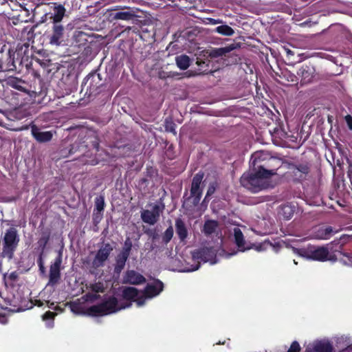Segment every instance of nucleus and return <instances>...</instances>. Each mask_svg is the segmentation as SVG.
I'll list each match as a JSON object with an SVG mask.
<instances>
[{
  "label": "nucleus",
  "mask_w": 352,
  "mask_h": 352,
  "mask_svg": "<svg viewBox=\"0 0 352 352\" xmlns=\"http://www.w3.org/2000/svg\"><path fill=\"white\" fill-rule=\"evenodd\" d=\"M260 160L254 159L253 168L243 173L240 178L241 185L252 193H258L274 187L271 180L272 173L264 170V166H257Z\"/></svg>",
  "instance_id": "obj_1"
},
{
  "label": "nucleus",
  "mask_w": 352,
  "mask_h": 352,
  "mask_svg": "<svg viewBox=\"0 0 352 352\" xmlns=\"http://www.w3.org/2000/svg\"><path fill=\"white\" fill-rule=\"evenodd\" d=\"M240 47V43H233L226 47L212 48L204 51V56H207L210 58V60L219 58L221 61L222 66L235 65L241 60V58L238 55L234 54H231L230 52Z\"/></svg>",
  "instance_id": "obj_2"
},
{
  "label": "nucleus",
  "mask_w": 352,
  "mask_h": 352,
  "mask_svg": "<svg viewBox=\"0 0 352 352\" xmlns=\"http://www.w3.org/2000/svg\"><path fill=\"white\" fill-rule=\"evenodd\" d=\"M131 303L118 306V299L114 296H110L102 302L92 305L87 309V314L91 316H103L117 312L118 311L129 307Z\"/></svg>",
  "instance_id": "obj_3"
},
{
  "label": "nucleus",
  "mask_w": 352,
  "mask_h": 352,
  "mask_svg": "<svg viewBox=\"0 0 352 352\" xmlns=\"http://www.w3.org/2000/svg\"><path fill=\"white\" fill-rule=\"evenodd\" d=\"M20 237L14 227L7 229L1 236L2 252L1 256L12 259L14 252L19 245Z\"/></svg>",
  "instance_id": "obj_4"
},
{
  "label": "nucleus",
  "mask_w": 352,
  "mask_h": 352,
  "mask_svg": "<svg viewBox=\"0 0 352 352\" xmlns=\"http://www.w3.org/2000/svg\"><path fill=\"white\" fill-rule=\"evenodd\" d=\"M103 84L100 74L91 72L83 80L80 94H84V97L90 99L100 93Z\"/></svg>",
  "instance_id": "obj_5"
},
{
  "label": "nucleus",
  "mask_w": 352,
  "mask_h": 352,
  "mask_svg": "<svg viewBox=\"0 0 352 352\" xmlns=\"http://www.w3.org/2000/svg\"><path fill=\"white\" fill-rule=\"evenodd\" d=\"M294 252L310 260L324 262L330 260L329 252L327 247L308 245L304 248H294Z\"/></svg>",
  "instance_id": "obj_6"
},
{
  "label": "nucleus",
  "mask_w": 352,
  "mask_h": 352,
  "mask_svg": "<svg viewBox=\"0 0 352 352\" xmlns=\"http://www.w3.org/2000/svg\"><path fill=\"white\" fill-rule=\"evenodd\" d=\"M216 250L213 247H201L192 252V257L194 260L197 261L199 263L192 268V271L199 268V262H212L216 258Z\"/></svg>",
  "instance_id": "obj_7"
},
{
  "label": "nucleus",
  "mask_w": 352,
  "mask_h": 352,
  "mask_svg": "<svg viewBox=\"0 0 352 352\" xmlns=\"http://www.w3.org/2000/svg\"><path fill=\"white\" fill-rule=\"evenodd\" d=\"M113 250V248L109 243L102 244V245L97 251L92 261L93 267L95 268L103 267L105 262L108 260Z\"/></svg>",
  "instance_id": "obj_8"
},
{
  "label": "nucleus",
  "mask_w": 352,
  "mask_h": 352,
  "mask_svg": "<svg viewBox=\"0 0 352 352\" xmlns=\"http://www.w3.org/2000/svg\"><path fill=\"white\" fill-rule=\"evenodd\" d=\"M65 28L62 24H52L51 32L47 36L49 43L52 45L58 46L64 41Z\"/></svg>",
  "instance_id": "obj_9"
},
{
  "label": "nucleus",
  "mask_w": 352,
  "mask_h": 352,
  "mask_svg": "<svg viewBox=\"0 0 352 352\" xmlns=\"http://www.w3.org/2000/svg\"><path fill=\"white\" fill-rule=\"evenodd\" d=\"M203 177V173H197L193 177L192 180L190 195L193 197L192 203L195 206H197L199 203L201 198L202 188H201L200 186Z\"/></svg>",
  "instance_id": "obj_10"
},
{
  "label": "nucleus",
  "mask_w": 352,
  "mask_h": 352,
  "mask_svg": "<svg viewBox=\"0 0 352 352\" xmlns=\"http://www.w3.org/2000/svg\"><path fill=\"white\" fill-rule=\"evenodd\" d=\"M162 210L159 205L155 204L151 210H143L141 212V219L145 223L154 225L158 221Z\"/></svg>",
  "instance_id": "obj_11"
},
{
  "label": "nucleus",
  "mask_w": 352,
  "mask_h": 352,
  "mask_svg": "<svg viewBox=\"0 0 352 352\" xmlns=\"http://www.w3.org/2000/svg\"><path fill=\"white\" fill-rule=\"evenodd\" d=\"M36 57H33L28 54V52L21 51V58L19 62V67H20V72L23 67H25L28 73H31L35 78H39L41 75L39 72L33 67L34 59Z\"/></svg>",
  "instance_id": "obj_12"
},
{
  "label": "nucleus",
  "mask_w": 352,
  "mask_h": 352,
  "mask_svg": "<svg viewBox=\"0 0 352 352\" xmlns=\"http://www.w3.org/2000/svg\"><path fill=\"white\" fill-rule=\"evenodd\" d=\"M62 263V256L60 254L55 258L54 262L50 267V274L48 285L57 284L60 279V265Z\"/></svg>",
  "instance_id": "obj_13"
},
{
  "label": "nucleus",
  "mask_w": 352,
  "mask_h": 352,
  "mask_svg": "<svg viewBox=\"0 0 352 352\" xmlns=\"http://www.w3.org/2000/svg\"><path fill=\"white\" fill-rule=\"evenodd\" d=\"M31 133L38 143H46L52 140L54 133L52 131H42L35 124L31 126Z\"/></svg>",
  "instance_id": "obj_14"
},
{
  "label": "nucleus",
  "mask_w": 352,
  "mask_h": 352,
  "mask_svg": "<svg viewBox=\"0 0 352 352\" xmlns=\"http://www.w3.org/2000/svg\"><path fill=\"white\" fill-rule=\"evenodd\" d=\"M164 289V284L163 283L159 280L155 279L153 283H148L145 287L144 292L145 296L151 298H153L160 294Z\"/></svg>",
  "instance_id": "obj_15"
},
{
  "label": "nucleus",
  "mask_w": 352,
  "mask_h": 352,
  "mask_svg": "<svg viewBox=\"0 0 352 352\" xmlns=\"http://www.w3.org/2000/svg\"><path fill=\"white\" fill-rule=\"evenodd\" d=\"M6 85L23 93H28V83L21 78L8 76L4 80Z\"/></svg>",
  "instance_id": "obj_16"
},
{
  "label": "nucleus",
  "mask_w": 352,
  "mask_h": 352,
  "mask_svg": "<svg viewBox=\"0 0 352 352\" xmlns=\"http://www.w3.org/2000/svg\"><path fill=\"white\" fill-rule=\"evenodd\" d=\"M6 56V59L4 63L3 72H20V67L16 65L15 63V58H17V57H16V51L8 49Z\"/></svg>",
  "instance_id": "obj_17"
},
{
  "label": "nucleus",
  "mask_w": 352,
  "mask_h": 352,
  "mask_svg": "<svg viewBox=\"0 0 352 352\" xmlns=\"http://www.w3.org/2000/svg\"><path fill=\"white\" fill-rule=\"evenodd\" d=\"M124 278V283L135 285L144 283L146 281L143 275L133 270L126 271Z\"/></svg>",
  "instance_id": "obj_18"
},
{
  "label": "nucleus",
  "mask_w": 352,
  "mask_h": 352,
  "mask_svg": "<svg viewBox=\"0 0 352 352\" xmlns=\"http://www.w3.org/2000/svg\"><path fill=\"white\" fill-rule=\"evenodd\" d=\"M66 9L64 6L61 4L55 3L52 12L50 13V19L52 21V24H61V21L65 15Z\"/></svg>",
  "instance_id": "obj_19"
},
{
  "label": "nucleus",
  "mask_w": 352,
  "mask_h": 352,
  "mask_svg": "<svg viewBox=\"0 0 352 352\" xmlns=\"http://www.w3.org/2000/svg\"><path fill=\"white\" fill-rule=\"evenodd\" d=\"M330 236V226H318L314 227L310 237L314 239H327Z\"/></svg>",
  "instance_id": "obj_20"
},
{
  "label": "nucleus",
  "mask_w": 352,
  "mask_h": 352,
  "mask_svg": "<svg viewBox=\"0 0 352 352\" xmlns=\"http://www.w3.org/2000/svg\"><path fill=\"white\" fill-rule=\"evenodd\" d=\"M94 221H96L98 219H101L102 212L104 209V197L100 195L95 198L94 201Z\"/></svg>",
  "instance_id": "obj_21"
},
{
  "label": "nucleus",
  "mask_w": 352,
  "mask_h": 352,
  "mask_svg": "<svg viewBox=\"0 0 352 352\" xmlns=\"http://www.w3.org/2000/svg\"><path fill=\"white\" fill-rule=\"evenodd\" d=\"M314 69L307 65H302L298 71L297 74L301 78L302 84H307L313 78Z\"/></svg>",
  "instance_id": "obj_22"
},
{
  "label": "nucleus",
  "mask_w": 352,
  "mask_h": 352,
  "mask_svg": "<svg viewBox=\"0 0 352 352\" xmlns=\"http://www.w3.org/2000/svg\"><path fill=\"white\" fill-rule=\"evenodd\" d=\"M257 166H264V170L267 172L272 173V177L276 175V170L280 167L281 162L279 159L276 157H271L265 164H258Z\"/></svg>",
  "instance_id": "obj_23"
},
{
  "label": "nucleus",
  "mask_w": 352,
  "mask_h": 352,
  "mask_svg": "<svg viewBox=\"0 0 352 352\" xmlns=\"http://www.w3.org/2000/svg\"><path fill=\"white\" fill-rule=\"evenodd\" d=\"M113 20L131 21L134 20L137 15L135 12L128 9L126 10L118 11L112 14Z\"/></svg>",
  "instance_id": "obj_24"
},
{
  "label": "nucleus",
  "mask_w": 352,
  "mask_h": 352,
  "mask_svg": "<svg viewBox=\"0 0 352 352\" xmlns=\"http://www.w3.org/2000/svg\"><path fill=\"white\" fill-rule=\"evenodd\" d=\"M175 231L180 241H184L187 239L188 229L185 222L181 218H177L175 220Z\"/></svg>",
  "instance_id": "obj_25"
},
{
  "label": "nucleus",
  "mask_w": 352,
  "mask_h": 352,
  "mask_svg": "<svg viewBox=\"0 0 352 352\" xmlns=\"http://www.w3.org/2000/svg\"><path fill=\"white\" fill-rule=\"evenodd\" d=\"M295 210L296 207L294 206L286 204L280 206L278 214L285 220H289L293 217Z\"/></svg>",
  "instance_id": "obj_26"
},
{
  "label": "nucleus",
  "mask_w": 352,
  "mask_h": 352,
  "mask_svg": "<svg viewBox=\"0 0 352 352\" xmlns=\"http://www.w3.org/2000/svg\"><path fill=\"white\" fill-rule=\"evenodd\" d=\"M129 256L120 252L116 258V265L114 267V272L116 274H120L125 267L126 262L127 261Z\"/></svg>",
  "instance_id": "obj_27"
},
{
  "label": "nucleus",
  "mask_w": 352,
  "mask_h": 352,
  "mask_svg": "<svg viewBox=\"0 0 352 352\" xmlns=\"http://www.w3.org/2000/svg\"><path fill=\"white\" fill-rule=\"evenodd\" d=\"M50 239V232L49 230H44L41 232V236L37 241L38 250H40L39 255H43L44 250L47 245Z\"/></svg>",
  "instance_id": "obj_28"
},
{
  "label": "nucleus",
  "mask_w": 352,
  "mask_h": 352,
  "mask_svg": "<svg viewBox=\"0 0 352 352\" xmlns=\"http://www.w3.org/2000/svg\"><path fill=\"white\" fill-rule=\"evenodd\" d=\"M205 58L197 57L196 64L199 67V70L204 73H210L212 72V68L210 67L211 60L207 56H204Z\"/></svg>",
  "instance_id": "obj_29"
},
{
  "label": "nucleus",
  "mask_w": 352,
  "mask_h": 352,
  "mask_svg": "<svg viewBox=\"0 0 352 352\" xmlns=\"http://www.w3.org/2000/svg\"><path fill=\"white\" fill-rule=\"evenodd\" d=\"M305 352H330V342L323 343L322 342H316L312 349L308 347Z\"/></svg>",
  "instance_id": "obj_30"
},
{
  "label": "nucleus",
  "mask_w": 352,
  "mask_h": 352,
  "mask_svg": "<svg viewBox=\"0 0 352 352\" xmlns=\"http://www.w3.org/2000/svg\"><path fill=\"white\" fill-rule=\"evenodd\" d=\"M139 294V290L133 287H125L122 291V297L124 299L130 301H133L138 295Z\"/></svg>",
  "instance_id": "obj_31"
},
{
  "label": "nucleus",
  "mask_w": 352,
  "mask_h": 352,
  "mask_svg": "<svg viewBox=\"0 0 352 352\" xmlns=\"http://www.w3.org/2000/svg\"><path fill=\"white\" fill-rule=\"evenodd\" d=\"M335 342V347L333 348L331 346V352H336L338 351V352L343 349L347 344L350 343V341L346 337L341 336V337H336L334 338Z\"/></svg>",
  "instance_id": "obj_32"
},
{
  "label": "nucleus",
  "mask_w": 352,
  "mask_h": 352,
  "mask_svg": "<svg viewBox=\"0 0 352 352\" xmlns=\"http://www.w3.org/2000/svg\"><path fill=\"white\" fill-rule=\"evenodd\" d=\"M310 170L309 166L307 164H300L296 166L294 171L295 176L298 177L300 179H305Z\"/></svg>",
  "instance_id": "obj_33"
},
{
  "label": "nucleus",
  "mask_w": 352,
  "mask_h": 352,
  "mask_svg": "<svg viewBox=\"0 0 352 352\" xmlns=\"http://www.w3.org/2000/svg\"><path fill=\"white\" fill-rule=\"evenodd\" d=\"M218 223L217 221L207 220L204 223L203 232L206 235H210L215 232Z\"/></svg>",
  "instance_id": "obj_34"
},
{
  "label": "nucleus",
  "mask_w": 352,
  "mask_h": 352,
  "mask_svg": "<svg viewBox=\"0 0 352 352\" xmlns=\"http://www.w3.org/2000/svg\"><path fill=\"white\" fill-rule=\"evenodd\" d=\"M340 257L341 261L346 265L352 267V254H342L340 252L331 253V262L338 259V256Z\"/></svg>",
  "instance_id": "obj_35"
},
{
  "label": "nucleus",
  "mask_w": 352,
  "mask_h": 352,
  "mask_svg": "<svg viewBox=\"0 0 352 352\" xmlns=\"http://www.w3.org/2000/svg\"><path fill=\"white\" fill-rule=\"evenodd\" d=\"M176 63L180 69L185 70L190 66V58L186 55L177 56Z\"/></svg>",
  "instance_id": "obj_36"
},
{
  "label": "nucleus",
  "mask_w": 352,
  "mask_h": 352,
  "mask_svg": "<svg viewBox=\"0 0 352 352\" xmlns=\"http://www.w3.org/2000/svg\"><path fill=\"white\" fill-rule=\"evenodd\" d=\"M234 240L236 245L240 249L244 248L245 241L243 232L239 228H235L234 230Z\"/></svg>",
  "instance_id": "obj_37"
},
{
  "label": "nucleus",
  "mask_w": 352,
  "mask_h": 352,
  "mask_svg": "<svg viewBox=\"0 0 352 352\" xmlns=\"http://www.w3.org/2000/svg\"><path fill=\"white\" fill-rule=\"evenodd\" d=\"M316 94L320 98H328L329 96V85H320L316 90Z\"/></svg>",
  "instance_id": "obj_38"
},
{
  "label": "nucleus",
  "mask_w": 352,
  "mask_h": 352,
  "mask_svg": "<svg viewBox=\"0 0 352 352\" xmlns=\"http://www.w3.org/2000/svg\"><path fill=\"white\" fill-rule=\"evenodd\" d=\"M34 63L38 64L40 65L43 69L46 70L47 73H50L52 71V69H50V66L52 65V63L51 60L50 59H39L38 58H35L34 59Z\"/></svg>",
  "instance_id": "obj_39"
},
{
  "label": "nucleus",
  "mask_w": 352,
  "mask_h": 352,
  "mask_svg": "<svg viewBox=\"0 0 352 352\" xmlns=\"http://www.w3.org/2000/svg\"><path fill=\"white\" fill-rule=\"evenodd\" d=\"M84 142H82L80 141L79 142H75L74 144L70 145V148L69 149L68 153L64 155L65 157H67L68 155H71L72 154L76 153L78 151H81V148L87 147L86 145L84 144Z\"/></svg>",
  "instance_id": "obj_40"
},
{
  "label": "nucleus",
  "mask_w": 352,
  "mask_h": 352,
  "mask_svg": "<svg viewBox=\"0 0 352 352\" xmlns=\"http://www.w3.org/2000/svg\"><path fill=\"white\" fill-rule=\"evenodd\" d=\"M215 31L224 36H232L234 33V30L228 25H222L216 28Z\"/></svg>",
  "instance_id": "obj_41"
},
{
  "label": "nucleus",
  "mask_w": 352,
  "mask_h": 352,
  "mask_svg": "<svg viewBox=\"0 0 352 352\" xmlns=\"http://www.w3.org/2000/svg\"><path fill=\"white\" fill-rule=\"evenodd\" d=\"M173 234V228L172 226H170L162 234V242L164 244H168L171 241Z\"/></svg>",
  "instance_id": "obj_42"
},
{
  "label": "nucleus",
  "mask_w": 352,
  "mask_h": 352,
  "mask_svg": "<svg viewBox=\"0 0 352 352\" xmlns=\"http://www.w3.org/2000/svg\"><path fill=\"white\" fill-rule=\"evenodd\" d=\"M133 243L129 237H127L124 243V246L120 252L130 256L131 251L132 250Z\"/></svg>",
  "instance_id": "obj_43"
},
{
  "label": "nucleus",
  "mask_w": 352,
  "mask_h": 352,
  "mask_svg": "<svg viewBox=\"0 0 352 352\" xmlns=\"http://www.w3.org/2000/svg\"><path fill=\"white\" fill-rule=\"evenodd\" d=\"M90 289L92 292L96 293L104 292V291L103 284L100 282L91 284L90 285Z\"/></svg>",
  "instance_id": "obj_44"
},
{
  "label": "nucleus",
  "mask_w": 352,
  "mask_h": 352,
  "mask_svg": "<svg viewBox=\"0 0 352 352\" xmlns=\"http://www.w3.org/2000/svg\"><path fill=\"white\" fill-rule=\"evenodd\" d=\"M301 347L297 341H293L289 348L287 352H300Z\"/></svg>",
  "instance_id": "obj_45"
},
{
  "label": "nucleus",
  "mask_w": 352,
  "mask_h": 352,
  "mask_svg": "<svg viewBox=\"0 0 352 352\" xmlns=\"http://www.w3.org/2000/svg\"><path fill=\"white\" fill-rule=\"evenodd\" d=\"M146 298H148L145 296L144 292L143 291V294L140 296L138 294V297H136L133 301L136 302L138 306H142L145 303Z\"/></svg>",
  "instance_id": "obj_46"
},
{
  "label": "nucleus",
  "mask_w": 352,
  "mask_h": 352,
  "mask_svg": "<svg viewBox=\"0 0 352 352\" xmlns=\"http://www.w3.org/2000/svg\"><path fill=\"white\" fill-rule=\"evenodd\" d=\"M37 263L39 267V270H40L41 273L44 274L45 272V268L44 267L43 255H39V256L37 259Z\"/></svg>",
  "instance_id": "obj_47"
},
{
  "label": "nucleus",
  "mask_w": 352,
  "mask_h": 352,
  "mask_svg": "<svg viewBox=\"0 0 352 352\" xmlns=\"http://www.w3.org/2000/svg\"><path fill=\"white\" fill-rule=\"evenodd\" d=\"M55 316H56L55 313H54L52 311H46L43 315V320H52V319H54Z\"/></svg>",
  "instance_id": "obj_48"
},
{
  "label": "nucleus",
  "mask_w": 352,
  "mask_h": 352,
  "mask_svg": "<svg viewBox=\"0 0 352 352\" xmlns=\"http://www.w3.org/2000/svg\"><path fill=\"white\" fill-rule=\"evenodd\" d=\"M19 275L18 273L14 271L9 274L7 276V278L10 280L12 283L16 281L18 279Z\"/></svg>",
  "instance_id": "obj_49"
},
{
  "label": "nucleus",
  "mask_w": 352,
  "mask_h": 352,
  "mask_svg": "<svg viewBox=\"0 0 352 352\" xmlns=\"http://www.w3.org/2000/svg\"><path fill=\"white\" fill-rule=\"evenodd\" d=\"M166 129L167 131H169L172 133H173V134H176V131H175V124L172 122H166Z\"/></svg>",
  "instance_id": "obj_50"
},
{
  "label": "nucleus",
  "mask_w": 352,
  "mask_h": 352,
  "mask_svg": "<svg viewBox=\"0 0 352 352\" xmlns=\"http://www.w3.org/2000/svg\"><path fill=\"white\" fill-rule=\"evenodd\" d=\"M214 192H215V186L214 185H210L208 188L206 195L204 199L206 200L208 197H209L210 196L213 195Z\"/></svg>",
  "instance_id": "obj_51"
},
{
  "label": "nucleus",
  "mask_w": 352,
  "mask_h": 352,
  "mask_svg": "<svg viewBox=\"0 0 352 352\" xmlns=\"http://www.w3.org/2000/svg\"><path fill=\"white\" fill-rule=\"evenodd\" d=\"M4 50L3 47L1 48L0 50V71H3L4 68V63H3V59H4Z\"/></svg>",
  "instance_id": "obj_52"
},
{
  "label": "nucleus",
  "mask_w": 352,
  "mask_h": 352,
  "mask_svg": "<svg viewBox=\"0 0 352 352\" xmlns=\"http://www.w3.org/2000/svg\"><path fill=\"white\" fill-rule=\"evenodd\" d=\"M283 50L284 52H285L286 54V56H287V58L290 60H291V57L293 56L294 55V53L293 51H292L291 50H289V48H287L285 47H283Z\"/></svg>",
  "instance_id": "obj_53"
},
{
  "label": "nucleus",
  "mask_w": 352,
  "mask_h": 352,
  "mask_svg": "<svg viewBox=\"0 0 352 352\" xmlns=\"http://www.w3.org/2000/svg\"><path fill=\"white\" fill-rule=\"evenodd\" d=\"M345 120L349 129L352 130V117L348 115L345 117Z\"/></svg>",
  "instance_id": "obj_54"
},
{
  "label": "nucleus",
  "mask_w": 352,
  "mask_h": 352,
  "mask_svg": "<svg viewBox=\"0 0 352 352\" xmlns=\"http://www.w3.org/2000/svg\"><path fill=\"white\" fill-rule=\"evenodd\" d=\"M8 322V318L5 314H0V323L5 324Z\"/></svg>",
  "instance_id": "obj_55"
},
{
  "label": "nucleus",
  "mask_w": 352,
  "mask_h": 352,
  "mask_svg": "<svg viewBox=\"0 0 352 352\" xmlns=\"http://www.w3.org/2000/svg\"><path fill=\"white\" fill-rule=\"evenodd\" d=\"M16 57H17V58H15L16 65H19V62L21 58V50L16 51Z\"/></svg>",
  "instance_id": "obj_56"
},
{
  "label": "nucleus",
  "mask_w": 352,
  "mask_h": 352,
  "mask_svg": "<svg viewBox=\"0 0 352 352\" xmlns=\"http://www.w3.org/2000/svg\"><path fill=\"white\" fill-rule=\"evenodd\" d=\"M148 179H146V177H143L140 179L139 185H144L145 184L146 186L148 184Z\"/></svg>",
  "instance_id": "obj_57"
},
{
  "label": "nucleus",
  "mask_w": 352,
  "mask_h": 352,
  "mask_svg": "<svg viewBox=\"0 0 352 352\" xmlns=\"http://www.w3.org/2000/svg\"><path fill=\"white\" fill-rule=\"evenodd\" d=\"M79 306L77 304H73L71 307L72 311L74 312H76Z\"/></svg>",
  "instance_id": "obj_58"
},
{
  "label": "nucleus",
  "mask_w": 352,
  "mask_h": 352,
  "mask_svg": "<svg viewBox=\"0 0 352 352\" xmlns=\"http://www.w3.org/2000/svg\"><path fill=\"white\" fill-rule=\"evenodd\" d=\"M212 24H217L218 23V21L214 19H208Z\"/></svg>",
  "instance_id": "obj_59"
},
{
  "label": "nucleus",
  "mask_w": 352,
  "mask_h": 352,
  "mask_svg": "<svg viewBox=\"0 0 352 352\" xmlns=\"http://www.w3.org/2000/svg\"><path fill=\"white\" fill-rule=\"evenodd\" d=\"M146 234H147L149 236H151L153 234V230L148 229L144 232Z\"/></svg>",
  "instance_id": "obj_60"
},
{
  "label": "nucleus",
  "mask_w": 352,
  "mask_h": 352,
  "mask_svg": "<svg viewBox=\"0 0 352 352\" xmlns=\"http://www.w3.org/2000/svg\"><path fill=\"white\" fill-rule=\"evenodd\" d=\"M336 148L338 149V152L341 153L342 150H341V147H340V144L338 143V142H336Z\"/></svg>",
  "instance_id": "obj_61"
},
{
  "label": "nucleus",
  "mask_w": 352,
  "mask_h": 352,
  "mask_svg": "<svg viewBox=\"0 0 352 352\" xmlns=\"http://www.w3.org/2000/svg\"><path fill=\"white\" fill-rule=\"evenodd\" d=\"M311 113H307V114L306 115V116H305V119H308V118H311Z\"/></svg>",
  "instance_id": "obj_62"
},
{
  "label": "nucleus",
  "mask_w": 352,
  "mask_h": 352,
  "mask_svg": "<svg viewBox=\"0 0 352 352\" xmlns=\"http://www.w3.org/2000/svg\"><path fill=\"white\" fill-rule=\"evenodd\" d=\"M337 204L340 206H344V204H341L340 201H337Z\"/></svg>",
  "instance_id": "obj_63"
},
{
  "label": "nucleus",
  "mask_w": 352,
  "mask_h": 352,
  "mask_svg": "<svg viewBox=\"0 0 352 352\" xmlns=\"http://www.w3.org/2000/svg\"><path fill=\"white\" fill-rule=\"evenodd\" d=\"M327 121L329 123H330V115L327 116Z\"/></svg>",
  "instance_id": "obj_64"
}]
</instances>
